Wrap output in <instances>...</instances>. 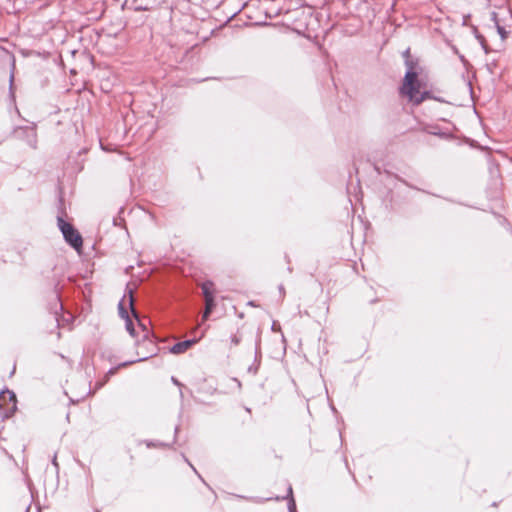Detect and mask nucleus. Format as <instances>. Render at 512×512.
Here are the masks:
<instances>
[{"label": "nucleus", "instance_id": "16", "mask_svg": "<svg viewBox=\"0 0 512 512\" xmlns=\"http://www.w3.org/2000/svg\"><path fill=\"white\" fill-rule=\"evenodd\" d=\"M145 444L148 448H152V447H169V444L167 443H164V442H154V441H151V440H146L145 441Z\"/></svg>", "mask_w": 512, "mask_h": 512}, {"label": "nucleus", "instance_id": "21", "mask_svg": "<svg viewBox=\"0 0 512 512\" xmlns=\"http://www.w3.org/2000/svg\"><path fill=\"white\" fill-rule=\"evenodd\" d=\"M182 458L184 459V461L192 468V470L199 476V478L205 483V481L202 479V477L199 475L198 471L196 470V468L190 463V461L188 460V458L182 454Z\"/></svg>", "mask_w": 512, "mask_h": 512}, {"label": "nucleus", "instance_id": "12", "mask_svg": "<svg viewBox=\"0 0 512 512\" xmlns=\"http://www.w3.org/2000/svg\"><path fill=\"white\" fill-rule=\"evenodd\" d=\"M213 286H214V284L211 281H206L202 284L201 289H202L204 298H206L207 296L214 295Z\"/></svg>", "mask_w": 512, "mask_h": 512}, {"label": "nucleus", "instance_id": "27", "mask_svg": "<svg viewBox=\"0 0 512 512\" xmlns=\"http://www.w3.org/2000/svg\"><path fill=\"white\" fill-rule=\"evenodd\" d=\"M279 292H280V294H281L282 296H284V294H285V289H284V286H283L282 284H281V285H279Z\"/></svg>", "mask_w": 512, "mask_h": 512}, {"label": "nucleus", "instance_id": "20", "mask_svg": "<svg viewBox=\"0 0 512 512\" xmlns=\"http://www.w3.org/2000/svg\"><path fill=\"white\" fill-rule=\"evenodd\" d=\"M231 343L235 346L239 345L241 340H242V337L239 335V334H233L231 335Z\"/></svg>", "mask_w": 512, "mask_h": 512}, {"label": "nucleus", "instance_id": "18", "mask_svg": "<svg viewBox=\"0 0 512 512\" xmlns=\"http://www.w3.org/2000/svg\"><path fill=\"white\" fill-rule=\"evenodd\" d=\"M385 174H386V175H388V176H393V174H392L391 172L387 171V170H385ZM394 177H395L398 181H400V182H402L403 184H405L406 186H408V187H410V188H412V189H416V187H415V186H413V185L409 184L405 179L401 178L400 176H398V175H394ZM417 190H419V189L417 188Z\"/></svg>", "mask_w": 512, "mask_h": 512}, {"label": "nucleus", "instance_id": "25", "mask_svg": "<svg viewBox=\"0 0 512 512\" xmlns=\"http://www.w3.org/2000/svg\"><path fill=\"white\" fill-rule=\"evenodd\" d=\"M481 47H482V49L484 50L485 54H488V53L490 52V49H489V47H488L487 43H486V44H484V45H483V46H481Z\"/></svg>", "mask_w": 512, "mask_h": 512}, {"label": "nucleus", "instance_id": "31", "mask_svg": "<svg viewBox=\"0 0 512 512\" xmlns=\"http://www.w3.org/2000/svg\"><path fill=\"white\" fill-rule=\"evenodd\" d=\"M375 170L377 171L378 174H380V169L377 166H375Z\"/></svg>", "mask_w": 512, "mask_h": 512}, {"label": "nucleus", "instance_id": "30", "mask_svg": "<svg viewBox=\"0 0 512 512\" xmlns=\"http://www.w3.org/2000/svg\"><path fill=\"white\" fill-rule=\"evenodd\" d=\"M434 135H440V136H444L445 134L444 133H437V132H433Z\"/></svg>", "mask_w": 512, "mask_h": 512}, {"label": "nucleus", "instance_id": "9", "mask_svg": "<svg viewBox=\"0 0 512 512\" xmlns=\"http://www.w3.org/2000/svg\"><path fill=\"white\" fill-rule=\"evenodd\" d=\"M204 299H205V310H204V313H203V319H208L210 314L213 312V310H214V308L216 306V303H215L214 295L207 296Z\"/></svg>", "mask_w": 512, "mask_h": 512}, {"label": "nucleus", "instance_id": "32", "mask_svg": "<svg viewBox=\"0 0 512 512\" xmlns=\"http://www.w3.org/2000/svg\"><path fill=\"white\" fill-rule=\"evenodd\" d=\"M456 54H459L458 50L456 48L453 49Z\"/></svg>", "mask_w": 512, "mask_h": 512}, {"label": "nucleus", "instance_id": "26", "mask_svg": "<svg viewBox=\"0 0 512 512\" xmlns=\"http://www.w3.org/2000/svg\"><path fill=\"white\" fill-rule=\"evenodd\" d=\"M171 379H172V382H173L175 385H177V386H179V387H182V384H181V383H180V382H179L175 377H172Z\"/></svg>", "mask_w": 512, "mask_h": 512}, {"label": "nucleus", "instance_id": "8", "mask_svg": "<svg viewBox=\"0 0 512 512\" xmlns=\"http://www.w3.org/2000/svg\"><path fill=\"white\" fill-rule=\"evenodd\" d=\"M23 133L26 134L27 136V143L30 147H32L33 149L36 148V143H37V139H36V131L34 128H21L20 129Z\"/></svg>", "mask_w": 512, "mask_h": 512}, {"label": "nucleus", "instance_id": "14", "mask_svg": "<svg viewBox=\"0 0 512 512\" xmlns=\"http://www.w3.org/2000/svg\"><path fill=\"white\" fill-rule=\"evenodd\" d=\"M493 19L495 20V23H496V27H497V32L498 34L500 35L501 39L504 40L507 38V35H508V32L506 31V29L501 26L497 20H496V13H493Z\"/></svg>", "mask_w": 512, "mask_h": 512}, {"label": "nucleus", "instance_id": "22", "mask_svg": "<svg viewBox=\"0 0 512 512\" xmlns=\"http://www.w3.org/2000/svg\"><path fill=\"white\" fill-rule=\"evenodd\" d=\"M403 58H404V62L406 61V59H413L410 55V49H406L404 52H403Z\"/></svg>", "mask_w": 512, "mask_h": 512}, {"label": "nucleus", "instance_id": "33", "mask_svg": "<svg viewBox=\"0 0 512 512\" xmlns=\"http://www.w3.org/2000/svg\"><path fill=\"white\" fill-rule=\"evenodd\" d=\"M272 329H273V330H274V329H276L275 323H273V325H272Z\"/></svg>", "mask_w": 512, "mask_h": 512}, {"label": "nucleus", "instance_id": "11", "mask_svg": "<svg viewBox=\"0 0 512 512\" xmlns=\"http://www.w3.org/2000/svg\"><path fill=\"white\" fill-rule=\"evenodd\" d=\"M54 306L51 307V310L57 314L58 313V310L62 311L63 310V305H62V302H61V299H60V293L59 291L57 290V288H55V292H54Z\"/></svg>", "mask_w": 512, "mask_h": 512}, {"label": "nucleus", "instance_id": "6", "mask_svg": "<svg viewBox=\"0 0 512 512\" xmlns=\"http://www.w3.org/2000/svg\"><path fill=\"white\" fill-rule=\"evenodd\" d=\"M195 343V339H187L184 341L177 342L170 348V352L172 354H182L186 352L189 348H191Z\"/></svg>", "mask_w": 512, "mask_h": 512}, {"label": "nucleus", "instance_id": "4", "mask_svg": "<svg viewBox=\"0 0 512 512\" xmlns=\"http://www.w3.org/2000/svg\"><path fill=\"white\" fill-rule=\"evenodd\" d=\"M151 356H152V354H151V355L142 356V357H138V358H136V359H134V360L125 361V362H123V363H120V364H119L118 366H116V367H112V368H110V369H109V371L107 372L106 376H105L104 381H102V382H96V389H100V388H102V387L105 385V383L108 381L109 377H110V376H112V375H114V374L117 372V370H118L119 368L127 367V366H129V365H131V364H134V363H137V362L145 361V360H147V359H148L149 357H151Z\"/></svg>", "mask_w": 512, "mask_h": 512}, {"label": "nucleus", "instance_id": "17", "mask_svg": "<svg viewBox=\"0 0 512 512\" xmlns=\"http://www.w3.org/2000/svg\"><path fill=\"white\" fill-rule=\"evenodd\" d=\"M14 68H15V62L13 61L12 70L10 72V77H9V91L12 96H13V83H14Z\"/></svg>", "mask_w": 512, "mask_h": 512}, {"label": "nucleus", "instance_id": "7", "mask_svg": "<svg viewBox=\"0 0 512 512\" xmlns=\"http://www.w3.org/2000/svg\"><path fill=\"white\" fill-rule=\"evenodd\" d=\"M260 358H261V349H260V337L256 339L255 343V361L254 365L250 366L248 368L249 372H252L253 374H256L258 371V368L260 366Z\"/></svg>", "mask_w": 512, "mask_h": 512}, {"label": "nucleus", "instance_id": "23", "mask_svg": "<svg viewBox=\"0 0 512 512\" xmlns=\"http://www.w3.org/2000/svg\"><path fill=\"white\" fill-rule=\"evenodd\" d=\"M52 464H53V466L56 468V470H58L59 465H58V462H57V457H56V455H54V457H53V459H52Z\"/></svg>", "mask_w": 512, "mask_h": 512}, {"label": "nucleus", "instance_id": "34", "mask_svg": "<svg viewBox=\"0 0 512 512\" xmlns=\"http://www.w3.org/2000/svg\"><path fill=\"white\" fill-rule=\"evenodd\" d=\"M95 512H100L99 510H95Z\"/></svg>", "mask_w": 512, "mask_h": 512}, {"label": "nucleus", "instance_id": "19", "mask_svg": "<svg viewBox=\"0 0 512 512\" xmlns=\"http://www.w3.org/2000/svg\"><path fill=\"white\" fill-rule=\"evenodd\" d=\"M473 31H474V34H475V38L479 41L481 46H483L484 44L487 43L485 37L478 32L476 27H474Z\"/></svg>", "mask_w": 512, "mask_h": 512}, {"label": "nucleus", "instance_id": "5", "mask_svg": "<svg viewBox=\"0 0 512 512\" xmlns=\"http://www.w3.org/2000/svg\"><path fill=\"white\" fill-rule=\"evenodd\" d=\"M6 394L8 395V400L13 402V406H12L11 410L6 412L4 414V416H3L4 418H9V417H11L14 414V412L17 409V407H16V395H15L14 392H12V391H10L8 389H6L5 391L0 392V409L3 406L2 401H4V402L6 401Z\"/></svg>", "mask_w": 512, "mask_h": 512}, {"label": "nucleus", "instance_id": "28", "mask_svg": "<svg viewBox=\"0 0 512 512\" xmlns=\"http://www.w3.org/2000/svg\"><path fill=\"white\" fill-rule=\"evenodd\" d=\"M179 429H180V428H179V425H177V426L175 427V431H174V433H175V435H174V441H176V438H177V434H178V432H179Z\"/></svg>", "mask_w": 512, "mask_h": 512}, {"label": "nucleus", "instance_id": "24", "mask_svg": "<svg viewBox=\"0 0 512 512\" xmlns=\"http://www.w3.org/2000/svg\"><path fill=\"white\" fill-rule=\"evenodd\" d=\"M129 308L132 310L133 314L136 315V312L135 310L133 309V300H132V296H130V299H129Z\"/></svg>", "mask_w": 512, "mask_h": 512}, {"label": "nucleus", "instance_id": "2", "mask_svg": "<svg viewBox=\"0 0 512 512\" xmlns=\"http://www.w3.org/2000/svg\"><path fill=\"white\" fill-rule=\"evenodd\" d=\"M406 72L400 90L406 92L415 91L413 84L419 81L420 66L417 59H406L405 61Z\"/></svg>", "mask_w": 512, "mask_h": 512}, {"label": "nucleus", "instance_id": "3", "mask_svg": "<svg viewBox=\"0 0 512 512\" xmlns=\"http://www.w3.org/2000/svg\"><path fill=\"white\" fill-rule=\"evenodd\" d=\"M413 86L415 87V91L406 92L405 90H400V93L402 95L407 96L409 101L413 102L416 105H419L429 97V92L424 91L420 93V81H416V83L413 84Z\"/></svg>", "mask_w": 512, "mask_h": 512}, {"label": "nucleus", "instance_id": "10", "mask_svg": "<svg viewBox=\"0 0 512 512\" xmlns=\"http://www.w3.org/2000/svg\"><path fill=\"white\" fill-rule=\"evenodd\" d=\"M276 500H280V499H288V510L289 512H297V509H296V503H295V500L293 498V490H292V487L289 486L288 487V494L286 497H276L275 498Z\"/></svg>", "mask_w": 512, "mask_h": 512}, {"label": "nucleus", "instance_id": "13", "mask_svg": "<svg viewBox=\"0 0 512 512\" xmlns=\"http://www.w3.org/2000/svg\"><path fill=\"white\" fill-rule=\"evenodd\" d=\"M118 312H119V316L124 319V320H127V318H131L129 316V312H128V309L126 308L125 304H124V299H122L119 304H118Z\"/></svg>", "mask_w": 512, "mask_h": 512}, {"label": "nucleus", "instance_id": "1", "mask_svg": "<svg viewBox=\"0 0 512 512\" xmlns=\"http://www.w3.org/2000/svg\"><path fill=\"white\" fill-rule=\"evenodd\" d=\"M67 213L64 208V200L62 197L59 198L58 215H57V226L61 231L66 243L76 251H80L83 247V238L78 230L64 217Z\"/></svg>", "mask_w": 512, "mask_h": 512}, {"label": "nucleus", "instance_id": "29", "mask_svg": "<svg viewBox=\"0 0 512 512\" xmlns=\"http://www.w3.org/2000/svg\"><path fill=\"white\" fill-rule=\"evenodd\" d=\"M459 59L461 60V62H462L463 64H466V63H467L466 58H465L463 55H461V54H459Z\"/></svg>", "mask_w": 512, "mask_h": 512}, {"label": "nucleus", "instance_id": "15", "mask_svg": "<svg viewBox=\"0 0 512 512\" xmlns=\"http://www.w3.org/2000/svg\"><path fill=\"white\" fill-rule=\"evenodd\" d=\"M125 327H126L127 332L131 336L134 337L135 336V326H134V323L131 318H127V320H125Z\"/></svg>", "mask_w": 512, "mask_h": 512}]
</instances>
